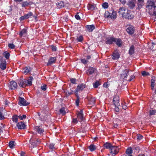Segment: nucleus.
Listing matches in <instances>:
<instances>
[{
    "mask_svg": "<svg viewBox=\"0 0 156 156\" xmlns=\"http://www.w3.org/2000/svg\"><path fill=\"white\" fill-rule=\"evenodd\" d=\"M5 119V117L4 115L2 114V113L1 112H0V120H3Z\"/></svg>",
    "mask_w": 156,
    "mask_h": 156,
    "instance_id": "69168bd1",
    "label": "nucleus"
},
{
    "mask_svg": "<svg viewBox=\"0 0 156 156\" xmlns=\"http://www.w3.org/2000/svg\"><path fill=\"white\" fill-rule=\"evenodd\" d=\"M18 83L21 87L24 88L27 86V81L24 79H20L18 80Z\"/></svg>",
    "mask_w": 156,
    "mask_h": 156,
    "instance_id": "6e6552de",
    "label": "nucleus"
},
{
    "mask_svg": "<svg viewBox=\"0 0 156 156\" xmlns=\"http://www.w3.org/2000/svg\"><path fill=\"white\" fill-rule=\"evenodd\" d=\"M110 153L112 154V156H115L119 151V149L118 147L112 146L109 150Z\"/></svg>",
    "mask_w": 156,
    "mask_h": 156,
    "instance_id": "20e7f679",
    "label": "nucleus"
},
{
    "mask_svg": "<svg viewBox=\"0 0 156 156\" xmlns=\"http://www.w3.org/2000/svg\"><path fill=\"white\" fill-rule=\"evenodd\" d=\"M132 149L133 150L135 151V152H138L140 149L139 146H136L133 147Z\"/></svg>",
    "mask_w": 156,
    "mask_h": 156,
    "instance_id": "37998d69",
    "label": "nucleus"
},
{
    "mask_svg": "<svg viewBox=\"0 0 156 156\" xmlns=\"http://www.w3.org/2000/svg\"><path fill=\"white\" fill-rule=\"evenodd\" d=\"M112 146L111 143L108 142H106L103 144V146L105 148L109 149V150L111 148Z\"/></svg>",
    "mask_w": 156,
    "mask_h": 156,
    "instance_id": "c756f323",
    "label": "nucleus"
},
{
    "mask_svg": "<svg viewBox=\"0 0 156 156\" xmlns=\"http://www.w3.org/2000/svg\"><path fill=\"white\" fill-rule=\"evenodd\" d=\"M31 71V68L29 66L25 67L23 70V73L25 74H27Z\"/></svg>",
    "mask_w": 156,
    "mask_h": 156,
    "instance_id": "b1692460",
    "label": "nucleus"
},
{
    "mask_svg": "<svg viewBox=\"0 0 156 156\" xmlns=\"http://www.w3.org/2000/svg\"><path fill=\"white\" fill-rule=\"evenodd\" d=\"M85 27L88 32H91L95 29V27L93 24L86 25Z\"/></svg>",
    "mask_w": 156,
    "mask_h": 156,
    "instance_id": "6ab92c4d",
    "label": "nucleus"
},
{
    "mask_svg": "<svg viewBox=\"0 0 156 156\" xmlns=\"http://www.w3.org/2000/svg\"><path fill=\"white\" fill-rule=\"evenodd\" d=\"M33 15V13L31 12H29L27 14H25V16L26 17V19H27L30 16H32Z\"/></svg>",
    "mask_w": 156,
    "mask_h": 156,
    "instance_id": "79ce46f5",
    "label": "nucleus"
},
{
    "mask_svg": "<svg viewBox=\"0 0 156 156\" xmlns=\"http://www.w3.org/2000/svg\"><path fill=\"white\" fill-rule=\"evenodd\" d=\"M134 15L133 11L130 10H127L125 14L124 15L123 18L129 20H132L134 18Z\"/></svg>",
    "mask_w": 156,
    "mask_h": 156,
    "instance_id": "7ed1b4c3",
    "label": "nucleus"
},
{
    "mask_svg": "<svg viewBox=\"0 0 156 156\" xmlns=\"http://www.w3.org/2000/svg\"><path fill=\"white\" fill-rule=\"evenodd\" d=\"M8 46L9 48L12 49H14L15 48V45L13 44L12 43L9 44Z\"/></svg>",
    "mask_w": 156,
    "mask_h": 156,
    "instance_id": "49530a36",
    "label": "nucleus"
},
{
    "mask_svg": "<svg viewBox=\"0 0 156 156\" xmlns=\"http://www.w3.org/2000/svg\"><path fill=\"white\" fill-rule=\"evenodd\" d=\"M126 5L130 9H133L135 6V3L133 0H128Z\"/></svg>",
    "mask_w": 156,
    "mask_h": 156,
    "instance_id": "9d476101",
    "label": "nucleus"
},
{
    "mask_svg": "<svg viewBox=\"0 0 156 156\" xmlns=\"http://www.w3.org/2000/svg\"><path fill=\"white\" fill-rule=\"evenodd\" d=\"M60 114L62 115H65L66 114V112L65 110V108L64 107L62 108L59 111Z\"/></svg>",
    "mask_w": 156,
    "mask_h": 156,
    "instance_id": "4c0bfd02",
    "label": "nucleus"
},
{
    "mask_svg": "<svg viewBox=\"0 0 156 156\" xmlns=\"http://www.w3.org/2000/svg\"><path fill=\"white\" fill-rule=\"evenodd\" d=\"M80 98H77L75 101V104L76 106H79L80 103Z\"/></svg>",
    "mask_w": 156,
    "mask_h": 156,
    "instance_id": "5fc2aeb1",
    "label": "nucleus"
},
{
    "mask_svg": "<svg viewBox=\"0 0 156 156\" xmlns=\"http://www.w3.org/2000/svg\"><path fill=\"white\" fill-rule=\"evenodd\" d=\"M93 85L94 88H97L98 87V86L100 85V84L98 81H96L94 83H93Z\"/></svg>",
    "mask_w": 156,
    "mask_h": 156,
    "instance_id": "ea45409f",
    "label": "nucleus"
},
{
    "mask_svg": "<svg viewBox=\"0 0 156 156\" xmlns=\"http://www.w3.org/2000/svg\"><path fill=\"white\" fill-rule=\"evenodd\" d=\"M78 13H77V14L75 15V18L77 20H80V17L79 15L78 14Z\"/></svg>",
    "mask_w": 156,
    "mask_h": 156,
    "instance_id": "774afa93",
    "label": "nucleus"
},
{
    "mask_svg": "<svg viewBox=\"0 0 156 156\" xmlns=\"http://www.w3.org/2000/svg\"><path fill=\"white\" fill-rule=\"evenodd\" d=\"M120 57V55L118 52L116 51L114 52L112 55V57L114 60H118Z\"/></svg>",
    "mask_w": 156,
    "mask_h": 156,
    "instance_id": "2eb2a0df",
    "label": "nucleus"
},
{
    "mask_svg": "<svg viewBox=\"0 0 156 156\" xmlns=\"http://www.w3.org/2000/svg\"><path fill=\"white\" fill-rule=\"evenodd\" d=\"M81 62L84 64H86L88 62L87 60L85 59H81Z\"/></svg>",
    "mask_w": 156,
    "mask_h": 156,
    "instance_id": "680f3d73",
    "label": "nucleus"
},
{
    "mask_svg": "<svg viewBox=\"0 0 156 156\" xmlns=\"http://www.w3.org/2000/svg\"><path fill=\"white\" fill-rule=\"evenodd\" d=\"M129 73V71L127 69H125L122 71V74H121V77L123 79H125L126 78Z\"/></svg>",
    "mask_w": 156,
    "mask_h": 156,
    "instance_id": "aec40b11",
    "label": "nucleus"
},
{
    "mask_svg": "<svg viewBox=\"0 0 156 156\" xmlns=\"http://www.w3.org/2000/svg\"><path fill=\"white\" fill-rule=\"evenodd\" d=\"M52 50L53 51H56L57 50V48L56 46L53 45L50 46Z\"/></svg>",
    "mask_w": 156,
    "mask_h": 156,
    "instance_id": "6e6d98bb",
    "label": "nucleus"
},
{
    "mask_svg": "<svg viewBox=\"0 0 156 156\" xmlns=\"http://www.w3.org/2000/svg\"><path fill=\"white\" fill-rule=\"evenodd\" d=\"M87 8L88 10L93 11L95 9L96 7L95 5L89 4L87 5Z\"/></svg>",
    "mask_w": 156,
    "mask_h": 156,
    "instance_id": "a878e982",
    "label": "nucleus"
},
{
    "mask_svg": "<svg viewBox=\"0 0 156 156\" xmlns=\"http://www.w3.org/2000/svg\"><path fill=\"white\" fill-rule=\"evenodd\" d=\"M142 75L143 76H146L150 75V73L148 72H147L145 71H143L142 73Z\"/></svg>",
    "mask_w": 156,
    "mask_h": 156,
    "instance_id": "8fccbe9b",
    "label": "nucleus"
},
{
    "mask_svg": "<svg viewBox=\"0 0 156 156\" xmlns=\"http://www.w3.org/2000/svg\"><path fill=\"white\" fill-rule=\"evenodd\" d=\"M18 104L20 106H27L29 105L30 103L27 102L26 101L24 98L20 97Z\"/></svg>",
    "mask_w": 156,
    "mask_h": 156,
    "instance_id": "423d86ee",
    "label": "nucleus"
},
{
    "mask_svg": "<svg viewBox=\"0 0 156 156\" xmlns=\"http://www.w3.org/2000/svg\"><path fill=\"white\" fill-rule=\"evenodd\" d=\"M89 104L94 106L95 105L96 98L94 97H91L88 99Z\"/></svg>",
    "mask_w": 156,
    "mask_h": 156,
    "instance_id": "5701e85b",
    "label": "nucleus"
},
{
    "mask_svg": "<svg viewBox=\"0 0 156 156\" xmlns=\"http://www.w3.org/2000/svg\"><path fill=\"white\" fill-rule=\"evenodd\" d=\"M88 148L91 152H92L94 151L97 149V147L94 145L91 144L88 147Z\"/></svg>",
    "mask_w": 156,
    "mask_h": 156,
    "instance_id": "2f4dec72",
    "label": "nucleus"
},
{
    "mask_svg": "<svg viewBox=\"0 0 156 156\" xmlns=\"http://www.w3.org/2000/svg\"><path fill=\"white\" fill-rule=\"evenodd\" d=\"M96 70L95 68L90 67L87 70L86 73L88 75H90L93 73Z\"/></svg>",
    "mask_w": 156,
    "mask_h": 156,
    "instance_id": "dca6fc26",
    "label": "nucleus"
},
{
    "mask_svg": "<svg viewBox=\"0 0 156 156\" xmlns=\"http://www.w3.org/2000/svg\"><path fill=\"white\" fill-rule=\"evenodd\" d=\"M30 143L31 144L32 147L34 148L36 147L38 145V144L37 143V142L35 140H34L32 139L31 138L29 141Z\"/></svg>",
    "mask_w": 156,
    "mask_h": 156,
    "instance_id": "cd10ccee",
    "label": "nucleus"
},
{
    "mask_svg": "<svg viewBox=\"0 0 156 156\" xmlns=\"http://www.w3.org/2000/svg\"><path fill=\"white\" fill-rule=\"evenodd\" d=\"M37 115H38V116H39V119L40 120L42 121L44 120V116H43V117H42V116H41V113H40V112L38 113Z\"/></svg>",
    "mask_w": 156,
    "mask_h": 156,
    "instance_id": "a18cd8bd",
    "label": "nucleus"
},
{
    "mask_svg": "<svg viewBox=\"0 0 156 156\" xmlns=\"http://www.w3.org/2000/svg\"><path fill=\"white\" fill-rule=\"evenodd\" d=\"M87 86L85 84L81 83L78 85L76 89L79 91H82Z\"/></svg>",
    "mask_w": 156,
    "mask_h": 156,
    "instance_id": "a211bd4d",
    "label": "nucleus"
},
{
    "mask_svg": "<svg viewBox=\"0 0 156 156\" xmlns=\"http://www.w3.org/2000/svg\"><path fill=\"white\" fill-rule=\"evenodd\" d=\"M33 79V77L31 76H30L28 80L27 81V86H31L32 85V81Z\"/></svg>",
    "mask_w": 156,
    "mask_h": 156,
    "instance_id": "473e14b6",
    "label": "nucleus"
},
{
    "mask_svg": "<svg viewBox=\"0 0 156 156\" xmlns=\"http://www.w3.org/2000/svg\"><path fill=\"white\" fill-rule=\"evenodd\" d=\"M34 128L35 131L41 135H42L44 131V129L42 128L41 126H35Z\"/></svg>",
    "mask_w": 156,
    "mask_h": 156,
    "instance_id": "0eeeda50",
    "label": "nucleus"
},
{
    "mask_svg": "<svg viewBox=\"0 0 156 156\" xmlns=\"http://www.w3.org/2000/svg\"><path fill=\"white\" fill-rule=\"evenodd\" d=\"M102 7L105 9H107L108 7V4L107 2H105L102 4Z\"/></svg>",
    "mask_w": 156,
    "mask_h": 156,
    "instance_id": "3c124183",
    "label": "nucleus"
},
{
    "mask_svg": "<svg viewBox=\"0 0 156 156\" xmlns=\"http://www.w3.org/2000/svg\"><path fill=\"white\" fill-rule=\"evenodd\" d=\"M31 5V2H28L27 1L23 2L22 4V7H25L29 5Z\"/></svg>",
    "mask_w": 156,
    "mask_h": 156,
    "instance_id": "f704fd0d",
    "label": "nucleus"
},
{
    "mask_svg": "<svg viewBox=\"0 0 156 156\" xmlns=\"http://www.w3.org/2000/svg\"><path fill=\"white\" fill-rule=\"evenodd\" d=\"M136 136L138 140H140L143 138V136L140 134H137Z\"/></svg>",
    "mask_w": 156,
    "mask_h": 156,
    "instance_id": "09e8293b",
    "label": "nucleus"
},
{
    "mask_svg": "<svg viewBox=\"0 0 156 156\" xmlns=\"http://www.w3.org/2000/svg\"><path fill=\"white\" fill-rule=\"evenodd\" d=\"M138 4V8H141L142 6L143 5L144 0H137Z\"/></svg>",
    "mask_w": 156,
    "mask_h": 156,
    "instance_id": "58836bf2",
    "label": "nucleus"
},
{
    "mask_svg": "<svg viewBox=\"0 0 156 156\" xmlns=\"http://www.w3.org/2000/svg\"><path fill=\"white\" fill-rule=\"evenodd\" d=\"M41 89L44 91H45L47 89V85L44 84L41 87Z\"/></svg>",
    "mask_w": 156,
    "mask_h": 156,
    "instance_id": "bf43d9fd",
    "label": "nucleus"
},
{
    "mask_svg": "<svg viewBox=\"0 0 156 156\" xmlns=\"http://www.w3.org/2000/svg\"><path fill=\"white\" fill-rule=\"evenodd\" d=\"M14 142L13 141H10L9 143V146L10 148H12L14 146Z\"/></svg>",
    "mask_w": 156,
    "mask_h": 156,
    "instance_id": "c03bdc74",
    "label": "nucleus"
},
{
    "mask_svg": "<svg viewBox=\"0 0 156 156\" xmlns=\"http://www.w3.org/2000/svg\"><path fill=\"white\" fill-rule=\"evenodd\" d=\"M18 116L16 115H14L12 116V121L18 123Z\"/></svg>",
    "mask_w": 156,
    "mask_h": 156,
    "instance_id": "72a5a7b5",
    "label": "nucleus"
},
{
    "mask_svg": "<svg viewBox=\"0 0 156 156\" xmlns=\"http://www.w3.org/2000/svg\"><path fill=\"white\" fill-rule=\"evenodd\" d=\"M126 9L124 7H120L119 9V15H121L123 18L124 15H125L126 12Z\"/></svg>",
    "mask_w": 156,
    "mask_h": 156,
    "instance_id": "412c9836",
    "label": "nucleus"
},
{
    "mask_svg": "<svg viewBox=\"0 0 156 156\" xmlns=\"http://www.w3.org/2000/svg\"><path fill=\"white\" fill-rule=\"evenodd\" d=\"M64 5L63 2L60 1L58 3L57 7L58 8H62L64 7Z\"/></svg>",
    "mask_w": 156,
    "mask_h": 156,
    "instance_id": "c9c22d12",
    "label": "nucleus"
},
{
    "mask_svg": "<svg viewBox=\"0 0 156 156\" xmlns=\"http://www.w3.org/2000/svg\"><path fill=\"white\" fill-rule=\"evenodd\" d=\"M25 19H27L25 15L23 16H21L19 20L20 21H22L24 20Z\"/></svg>",
    "mask_w": 156,
    "mask_h": 156,
    "instance_id": "338daca9",
    "label": "nucleus"
},
{
    "mask_svg": "<svg viewBox=\"0 0 156 156\" xmlns=\"http://www.w3.org/2000/svg\"><path fill=\"white\" fill-rule=\"evenodd\" d=\"M54 144H51L49 145V148L52 150H53L54 148Z\"/></svg>",
    "mask_w": 156,
    "mask_h": 156,
    "instance_id": "e2e57ef3",
    "label": "nucleus"
},
{
    "mask_svg": "<svg viewBox=\"0 0 156 156\" xmlns=\"http://www.w3.org/2000/svg\"><path fill=\"white\" fill-rule=\"evenodd\" d=\"M115 106H120V104L119 103V101H116L113 102Z\"/></svg>",
    "mask_w": 156,
    "mask_h": 156,
    "instance_id": "0e129e2a",
    "label": "nucleus"
},
{
    "mask_svg": "<svg viewBox=\"0 0 156 156\" xmlns=\"http://www.w3.org/2000/svg\"><path fill=\"white\" fill-rule=\"evenodd\" d=\"M135 30L134 27L131 25H129L126 29L127 32L130 35H133L134 33Z\"/></svg>",
    "mask_w": 156,
    "mask_h": 156,
    "instance_id": "39448f33",
    "label": "nucleus"
},
{
    "mask_svg": "<svg viewBox=\"0 0 156 156\" xmlns=\"http://www.w3.org/2000/svg\"><path fill=\"white\" fill-rule=\"evenodd\" d=\"M121 106H115V112H119V110H120V107H121Z\"/></svg>",
    "mask_w": 156,
    "mask_h": 156,
    "instance_id": "864d4df0",
    "label": "nucleus"
},
{
    "mask_svg": "<svg viewBox=\"0 0 156 156\" xmlns=\"http://www.w3.org/2000/svg\"><path fill=\"white\" fill-rule=\"evenodd\" d=\"M6 67V61L3 60L0 62V68L3 70H5Z\"/></svg>",
    "mask_w": 156,
    "mask_h": 156,
    "instance_id": "f3484780",
    "label": "nucleus"
},
{
    "mask_svg": "<svg viewBox=\"0 0 156 156\" xmlns=\"http://www.w3.org/2000/svg\"><path fill=\"white\" fill-rule=\"evenodd\" d=\"M3 55L6 59L8 60L9 59L10 54L9 52L7 51H5L3 53Z\"/></svg>",
    "mask_w": 156,
    "mask_h": 156,
    "instance_id": "e433bc0d",
    "label": "nucleus"
},
{
    "mask_svg": "<svg viewBox=\"0 0 156 156\" xmlns=\"http://www.w3.org/2000/svg\"><path fill=\"white\" fill-rule=\"evenodd\" d=\"M9 87L11 90H15L17 87V83L15 81H11L9 82Z\"/></svg>",
    "mask_w": 156,
    "mask_h": 156,
    "instance_id": "9b49d317",
    "label": "nucleus"
},
{
    "mask_svg": "<svg viewBox=\"0 0 156 156\" xmlns=\"http://www.w3.org/2000/svg\"><path fill=\"white\" fill-rule=\"evenodd\" d=\"M115 41V38L114 37H108L106 38L105 43L106 44H112Z\"/></svg>",
    "mask_w": 156,
    "mask_h": 156,
    "instance_id": "1a4fd4ad",
    "label": "nucleus"
},
{
    "mask_svg": "<svg viewBox=\"0 0 156 156\" xmlns=\"http://www.w3.org/2000/svg\"><path fill=\"white\" fill-rule=\"evenodd\" d=\"M70 80L73 84H76V79L75 78H71Z\"/></svg>",
    "mask_w": 156,
    "mask_h": 156,
    "instance_id": "603ef678",
    "label": "nucleus"
},
{
    "mask_svg": "<svg viewBox=\"0 0 156 156\" xmlns=\"http://www.w3.org/2000/svg\"><path fill=\"white\" fill-rule=\"evenodd\" d=\"M56 60V57H50L48 60V62L47 64V66H50L53 64L55 63Z\"/></svg>",
    "mask_w": 156,
    "mask_h": 156,
    "instance_id": "4468645a",
    "label": "nucleus"
},
{
    "mask_svg": "<svg viewBox=\"0 0 156 156\" xmlns=\"http://www.w3.org/2000/svg\"><path fill=\"white\" fill-rule=\"evenodd\" d=\"M16 126L19 129H26V125L24 122L21 121L17 123Z\"/></svg>",
    "mask_w": 156,
    "mask_h": 156,
    "instance_id": "f8f14e48",
    "label": "nucleus"
},
{
    "mask_svg": "<svg viewBox=\"0 0 156 156\" xmlns=\"http://www.w3.org/2000/svg\"><path fill=\"white\" fill-rule=\"evenodd\" d=\"M146 10L151 15L156 16V0H147Z\"/></svg>",
    "mask_w": 156,
    "mask_h": 156,
    "instance_id": "f257e3e1",
    "label": "nucleus"
},
{
    "mask_svg": "<svg viewBox=\"0 0 156 156\" xmlns=\"http://www.w3.org/2000/svg\"><path fill=\"white\" fill-rule=\"evenodd\" d=\"M119 97L118 96H115L114 97L113 101V102H115L119 101Z\"/></svg>",
    "mask_w": 156,
    "mask_h": 156,
    "instance_id": "13d9d810",
    "label": "nucleus"
},
{
    "mask_svg": "<svg viewBox=\"0 0 156 156\" xmlns=\"http://www.w3.org/2000/svg\"><path fill=\"white\" fill-rule=\"evenodd\" d=\"M26 116L25 115H23L22 116L19 115L18 116V118L20 119L21 120H22L24 119H25L26 118Z\"/></svg>",
    "mask_w": 156,
    "mask_h": 156,
    "instance_id": "4d7b16f0",
    "label": "nucleus"
},
{
    "mask_svg": "<svg viewBox=\"0 0 156 156\" xmlns=\"http://www.w3.org/2000/svg\"><path fill=\"white\" fill-rule=\"evenodd\" d=\"M156 113V110H152L150 111V115H154Z\"/></svg>",
    "mask_w": 156,
    "mask_h": 156,
    "instance_id": "052dcab7",
    "label": "nucleus"
},
{
    "mask_svg": "<svg viewBox=\"0 0 156 156\" xmlns=\"http://www.w3.org/2000/svg\"><path fill=\"white\" fill-rule=\"evenodd\" d=\"M133 149L131 147H128L126 150V154H125L132 155V154L133 153Z\"/></svg>",
    "mask_w": 156,
    "mask_h": 156,
    "instance_id": "7c9ffc66",
    "label": "nucleus"
},
{
    "mask_svg": "<svg viewBox=\"0 0 156 156\" xmlns=\"http://www.w3.org/2000/svg\"><path fill=\"white\" fill-rule=\"evenodd\" d=\"M78 121L76 118L72 119V123L73 124H76L78 123Z\"/></svg>",
    "mask_w": 156,
    "mask_h": 156,
    "instance_id": "de8ad7c7",
    "label": "nucleus"
},
{
    "mask_svg": "<svg viewBox=\"0 0 156 156\" xmlns=\"http://www.w3.org/2000/svg\"><path fill=\"white\" fill-rule=\"evenodd\" d=\"M104 15L105 18H108L112 20H115L117 17L116 12L113 9L105 11Z\"/></svg>",
    "mask_w": 156,
    "mask_h": 156,
    "instance_id": "f03ea898",
    "label": "nucleus"
},
{
    "mask_svg": "<svg viewBox=\"0 0 156 156\" xmlns=\"http://www.w3.org/2000/svg\"><path fill=\"white\" fill-rule=\"evenodd\" d=\"M114 42L119 47L122 46V41L120 38H115V41Z\"/></svg>",
    "mask_w": 156,
    "mask_h": 156,
    "instance_id": "4be33fe9",
    "label": "nucleus"
},
{
    "mask_svg": "<svg viewBox=\"0 0 156 156\" xmlns=\"http://www.w3.org/2000/svg\"><path fill=\"white\" fill-rule=\"evenodd\" d=\"M155 77L154 76L152 77L151 79V89L152 90H153L154 89V86L155 85Z\"/></svg>",
    "mask_w": 156,
    "mask_h": 156,
    "instance_id": "393cba45",
    "label": "nucleus"
},
{
    "mask_svg": "<svg viewBox=\"0 0 156 156\" xmlns=\"http://www.w3.org/2000/svg\"><path fill=\"white\" fill-rule=\"evenodd\" d=\"M128 53L130 55H132L134 53L135 47L133 45H132L130 47Z\"/></svg>",
    "mask_w": 156,
    "mask_h": 156,
    "instance_id": "bb28decb",
    "label": "nucleus"
},
{
    "mask_svg": "<svg viewBox=\"0 0 156 156\" xmlns=\"http://www.w3.org/2000/svg\"><path fill=\"white\" fill-rule=\"evenodd\" d=\"M77 40L78 42H82L83 40V38L82 35H80L77 37Z\"/></svg>",
    "mask_w": 156,
    "mask_h": 156,
    "instance_id": "a19ab883",
    "label": "nucleus"
},
{
    "mask_svg": "<svg viewBox=\"0 0 156 156\" xmlns=\"http://www.w3.org/2000/svg\"><path fill=\"white\" fill-rule=\"evenodd\" d=\"M27 34V30L26 29H23L20 33V36L22 37L23 36H26Z\"/></svg>",
    "mask_w": 156,
    "mask_h": 156,
    "instance_id": "c85d7f7f",
    "label": "nucleus"
},
{
    "mask_svg": "<svg viewBox=\"0 0 156 156\" xmlns=\"http://www.w3.org/2000/svg\"><path fill=\"white\" fill-rule=\"evenodd\" d=\"M77 115L79 121L81 122L83 120V111L82 110H81L79 112H78Z\"/></svg>",
    "mask_w": 156,
    "mask_h": 156,
    "instance_id": "ddd939ff",
    "label": "nucleus"
}]
</instances>
